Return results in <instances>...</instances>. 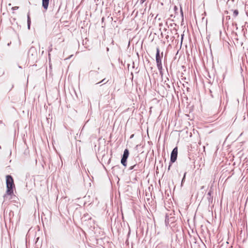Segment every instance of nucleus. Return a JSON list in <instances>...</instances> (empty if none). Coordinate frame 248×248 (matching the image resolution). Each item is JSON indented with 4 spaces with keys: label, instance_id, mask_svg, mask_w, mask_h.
I'll return each mask as SVG.
<instances>
[{
    "label": "nucleus",
    "instance_id": "7ed1b4c3",
    "mask_svg": "<svg viewBox=\"0 0 248 248\" xmlns=\"http://www.w3.org/2000/svg\"><path fill=\"white\" fill-rule=\"evenodd\" d=\"M177 153H178V149H177V147H175L173 149V150L171 153L170 161L172 163L174 162L176 160L177 157Z\"/></svg>",
    "mask_w": 248,
    "mask_h": 248
},
{
    "label": "nucleus",
    "instance_id": "39448f33",
    "mask_svg": "<svg viewBox=\"0 0 248 248\" xmlns=\"http://www.w3.org/2000/svg\"><path fill=\"white\" fill-rule=\"evenodd\" d=\"M128 156H129V151H128V149H126L124 151L122 158L127 159V158L128 157Z\"/></svg>",
    "mask_w": 248,
    "mask_h": 248
},
{
    "label": "nucleus",
    "instance_id": "6e6552de",
    "mask_svg": "<svg viewBox=\"0 0 248 248\" xmlns=\"http://www.w3.org/2000/svg\"><path fill=\"white\" fill-rule=\"evenodd\" d=\"M238 14V11L236 10L233 11V16H236Z\"/></svg>",
    "mask_w": 248,
    "mask_h": 248
},
{
    "label": "nucleus",
    "instance_id": "1a4fd4ad",
    "mask_svg": "<svg viewBox=\"0 0 248 248\" xmlns=\"http://www.w3.org/2000/svg\"><path fill=\"white\" fill-rule=\"evenodd\" d=\"M18 9V7H17V6L13 7L12 8V9L13 11L17 10Z\"/></svg>",
    "mask_w": 248,
    "mask_h": 248
},
{
    "label": "nucleus",
    "instance_id": "20e7f679",
    "mask_svg": "<svg viewBox=\"0 0 248 248\" xmlns=\"http://www.w3.org/2000/svg\"><path fill=\"white\" fill-rule=\"evenodd\" d=\"M48 3L49 0H42V6L46 10L48 8Z\"/></svg>",
    "mask_w": 248,
    "mask_h": 248
},
{
    "label": "nucleus",
    "instance_id": "9d476101",
    "mask_svg": "<svg viewBox=\"0 0 248 248\" xmlns=\"http://www.w3.org/2000/svg\"><path fill=\"white\" fill-rule=\"evenodd\" d=\"M185 176H186V173L185 174L184 176V177H183V179H182V183H183V181H184V179H185Z\"/></svg>",
    "mask_w": 248,
    "mask_h": 248
},
{
    "label": "nucleus",
    "instance_id": "423d86ee",
    "mask_svg": "<svg viewBox=\"0 0 248 248\" xmlns=\"http://www.w3.org/2000/svg\"><path fill=\"white\" fill-rule=\"evenodd\" d=\"M126 160H127V159H125V158H122V159H121V163L124 166V167H126Z\"/></svg>",
    "mask_w": 248,
    "mask_h": 248
},
{
    "label": "nucleus",
    "instance_id": "9b49d317",
    "mask_svg": "<svg viewBox=\"0 0 248 248\" xmlns=\"http://www.w3.org/2000/svg\"><path fill=\"white\" fill-rule=\"evenodd\" d=\"M135 166H131L130 168V170H132L134 167Z\"/></svg>",
    "mask_w": 248,
    "mask_h": 248
},
{
    "label": "nucleus",
    "instance_id": "f8f14e48",
    "mask_svg": "<svg viewBox=\"0 0 248 248\" xmlns=\"http://www.w3.org/2000/svg\"><path fill=\"white\" fill-rule=\"evenodd\" d=\"M181 36H182V39H183V36H184V34H182V35H181Z\"/></svg>",
    "mask_w": 248,
    "mask_h": 248
},
{
    "label": "nucleus",
    "instance_id": "0eeeda50",
    "mask_svg": "<svg viewBox=\"0 0 248 248\" xmlns=\"http://www.w3.org/2000/svg\"><path fill=\"white\" fill-rule=\"evenodd\" d=\"M27 22H28V29H30V27L31 21V18L30 17V15H29V14H28V21H27Z\"/></svg>",
    "mask_w": 248,
    "mask_h": 248
},
{
    "label": "nucleus",
    "instance_id": "f257e3e1",
    "mask_svg": "<svg viewBox=\"0 0 248 248\" xmlns=\"http://www.w3.org/2000/svg\"><path fill=\"white\" fill-rule=\"evenodd\" d=\"M14 186V180L10 175L6 176V193L8 195H12L13 193V187Z\"/></svg>",
    "mask_w": 248,
    "mask_h": 248
},
{
    "label": "nucleus",
    "instance_id": "f03ea898",
    "mask_svg": "<svg viewBox=\"0 0 248 248\" xmlns=\"http://www.w3.org/2000/svg\"><path fill=\"white\" fill-rule=\"evenodd\" d=\"M162 55L163 54H162ZM162 56H160L159 54V49L158 48L156 49V62L157 63V66L159 70L162 69V62H161V58Z\"/></svg>",
    "mask_w": 248,
    "mask_h": 248
}]
</instances>
